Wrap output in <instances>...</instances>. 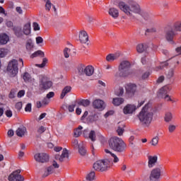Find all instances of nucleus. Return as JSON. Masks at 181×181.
<instances>
[{"label":"nucleus","instance_id":"50","mask_svg":"<svg viewBox=\"0 0 181 181\" xmlns=\"http://www.w3.org/2000/svg\"><path fill=\"white\" fill-rule=\"evenodd\" d=\"M90 122H94L95 121H98V115H93V116H90Z\"/></svg>","mask_w":181,"mask_h":181},{"label":"nucleus","instance_id":"60","mask_svg":"<svg viewBox=\"0 0 181 181\" xmlns=\"http://www.w3.org/2000/svg\"><path fill=\"white\" fill-rule=\"evenodd\" d=\"M165 81V76H160V77H158V78L157 79V83H163V81Z\"/></svg>","mask_w":181,"mask_h":181},{"label":"nucleus","instance_id":"56","mask_svg":"<svg viewBox=\"0 0 181 181\" xmlns=\"http://www.w3.org/2000/svg\"><path fill=\"white\" fill-rule=\"evenodd\" d=\"M149 76H151V73L149 71H146L145 72L143 75H142V78L143 80H145L146 78H148L149 77Z\"/></svg>","mask_w":181,"mask_h":181},{"label":"nucleus","instance_id":"24","mask_svg":"<svg viewBox=\"0 0 181 181\" xmlns=\"http://www.w3.org/2000/svg\"><path fill=\"white\" fill-rule=\"evenodd\" d=\"M9 41V37L6 34L0 35V46L2 45H6Z\"/></svg>","mask_w":181,"mask_h":181},{"label":"nucleus","instance_id":"16","mask_svg":"<svg viewBox=\"0 0 181 181\" xmlns=\"http://www.w3.org/2000/svg\"><path fill=\"white\" fill-rule=\"evenodd\" d=\"M148 166L149 168H152L158 162V156H148Z\"/></svg>","mask_w":181,"mask_h":181},{"label":"nucleus","instance_id":"13","mask_svg":"<svg viewBox=\"0 0 181 181\" xmlns=\"http://www.w3.org/2000/svg\"><path fill=\"white\" fill-rule=\"evenodd\" d=\"M125 88L129 95H134L136 91V85L135 83H128L126 85Z\"/></svg>","mask_w":181,"mask_h":181},{"label":"nucleus","instance_id":"62","mask_svg":"<svg viewBox=\"0 0 181 181\" xmlns=\"http://www.w3.org/2000/svg\"><path fill=\"white\" fill-rule=\"evenodd\" d=\"M54 97V92H49L47 94V98L50 99Z\"/></svg>","mask_w":181,"mask_h":181},{"label":"nucleus","instance_id":"26","mask_svg":"<svg viewBox=\"0 0 181 181\" xmlns=\"http://www.w3.org/2000/svg\"><path fill=\"white\" fill-rule=\"evenodd\" d=\"M71 91V86H67L64 88L60 95L61 100H63L66 97V94H69Z\"/></svg>","mask_w":181,"mask_h":181},{"label":"nucleus","instance_id":"52","mask_svg":"<svg viewBox=\"0 0 181 181\" xmlns=\"http://www.w3.org/2000/svg\"><path fill=\"white\" fill-rule=\"evenodd\" d=\"M76 107V105H69L68 106V110L69 112H74V108Z\"/></svg>","mask_w":181,"mask_h":181},{"label":"nucleus","instance_id":"58","mask_svg":"<svg viewBox=\"0 0 181 181\" xmlns=\"http://www.w3.org/2000/svg\"><path fill=\"white\" fill-rule=\"evenodd\" d=\"M146 33H155L156 32V28H148L146 30Z\"/></svg>","mask_w":181,"mask_h":181},{"label":"nucleus","instance_id":"38","mask_svg":"<svg viewBox=\"0 0 181 181\" xmlns=\"http://www.w3.org/2000/svg\"><path fill=\"white\" fill-rule=\"evenodd\" d=\"M96 136H95V132L94 130H91L89 133V134L88 135V139H90V141H92V142H95V141L96 140Z\"/></svg>","mask_w":181,"mask_h":181},{"label":"nucleus","instance_id":"30","mask_svg":"<svg viewBox=\"0 0 181 181\" xmlns=\"http://www.w3.org/2000/svg\"><path fill=\"white\" fill-rule=\"evenodd\" d=\"M124 100L122 98H113L112 104L118 107L119 105H121V104H123Z\"/></svg>","mask_w":181,"mask_h":181},{"label":"nucleus","instance_id":"27","mask_svg":"<svg viewBox=\"0 0 181 181\" xmlns=\"http://www.w3.org/2000/svg\"><path fill=\"white\" fill-rule=\"evenodd\" d=\"M25 134H26V127H19L16 130L17 136H21V137L24 136Z\"/></svg>","mask_w":181,"mask_h":181},{"label":"nucleus","instance_id":"22","mask_svg":"<svg viewBox=\"0 0 181 181\" xmlns=\"http://www.w3.org/2000/svg\"><path fill=\"white\" fill-rule=\"evenodd\" d=\"M108 13L109 15L112 16V18H113L114 19H117V18L119 16V11L115 8H110Z\"/></svg>","mask_w":181,"mask_h":181},{"label":"nucleus","instance_id":"1","mask_svg":"<svg viewBox=\"0 0 181 181\" xmlns=\"http://www.w3.org/2000/svg\"><path fill=\"white\" fill-rule=\"evenodd\" d=\"M113 4L115 6H118L122 12H124L127 16H129L131 19H136V17H135L134 14L140 15L145 21H149V19L152 18V14L142 10L141 6L135 1L127 4L119 0H115Z\"/></svg>","mask_w":181,"mask_h":181},{"label":"nucleus","instance_id":"37","mask_svg":"<svg viewBox=\"0 0 181 181\" xmlns=\"http://www.w3.org/2000/svg\"><path fill=\"white\" fill-rule=\"evenodd\" d=\"M105 152L106 153H110V155H111V156L112 157H113V162L115 163H118V162H119V158H118V157L115 155V154H114V153H112L111 151H110V150H108V149H105Z\"/></svg>","mask_w":181,"mask_h":181},{"label":"nucleus","instance_id":"41","mask_svg":"<svg viewBox=\"0 0 181 181\" xmlns=\"http://www.w3.org/2000/svg\"><path fill=\"white\" fill-rule=\"evenodd\" d=\"M168 65L169 64L167 62H162L160 63V66L155 68V71H159V70H162V69H164V67H168Z\"/></svg>","mask_w":181,"mask_h":181},{"label":"nucleus","instance_id":"2","mask_svg":"<svg viewBox=\"0 0 181 181\" xmlns=\"http://www.w3.org/2000/svg\"><path fill=\"white\" fill-rule=\"evenodd\" d=\"M150 108V103H147L137 115L141 124L144 128H149L153 119V112H149Z\"/></svg>","mask_w":181,"mask_h":181},{"label":"nucleus","instance_id":"49","mask_svg":"<svg viewBox=\"0 0 181 181\" xmlns=\"http://www.w3.org/2000/svg\"><path fill=\"white\" fill-rule=\"evenodd\" d=\"M25 111L26 112H30V111H32V104L31 103H28L26 105V106L25 107Z\"/></svg>","mask_w":181,"mask_h":181},{"label":"nucleus","instance_id":"5","mask_svg":"<svg viewBox=\"0 0 181 181\" xmlns=\"http://www.w3.org/2000/svg\"><path fill=\"white\" fill-rule=\"evenodd\" d=\"M112 166V161L110 159H103L96 161L93 164V169L97 172H106Z\"/></svg>","mask_w":181,"mask_h":181},{"label":"nucleus","instance_id":"53","mask_svg":"<svg viewBox=\"0 0 181 181\" xmlns=\"http://www.w3.org/2000/svg\"><path fill=\"white\" fill-rule=\"evenodd\" d=\"M16 109L18 111H21V110H22V102H18L16 104Z\"/></svg>","mask_w":181,"mask_h":181},{"label":"nucleus","instance_id":"9","mask_svg":"<svg viewBox=\"0 0 181 181\" xmlns=\"http://www.w3.org/2000/svg\"><path fill=\"white\" fill-rule=\"evenodd\" d=\"M78 73L79 76H88V77L94 74V66L88 65L87 66L84 65H81L78 67Z\"/></svg>","mask_w":181,"mask_h":181},{"label":"nucleus","instance_id":"15","mask_svg":"<svg viewBox=\"0 0 181 181\" xmlns=\"http://www.w3.org/2000/svg\"><path fill=\"white\" fill-rule=\"evenodd\" d=\"M169 91H170V88H169L168 86H164L158 90L157 95L159 98H163L168 95V93H169Z\"/></svg>","mask_w":181,"mask_h":181},{"label":"nucleus","instance_id":"61","mask_svg":"<svg viewBox=\"0 0 181 181\" xmlns=\"http://www.w3.org/2000/svg\"><path fill=\"white\" fill-rule=\"evenodd\" d=\"M36 43L37 45H40V43H43V38H42V37H37Z\"/></svg>","mask_w":181,"mask_h":181},{"label":"nucleus","instance_id":"18","mask_svg":"<svg viewBox=\"0 0 181 181\" xmlns=\"http://www.w3.org/2000/svg\"><path fill=\"white\" fill-rule=\"evenodd\" d=\"M65 158H69V151H67L66 148L63 149L61 156L59 154L55 155V159L57 160H59V162H63Z\"/></svg>","mask_w":181,"mask_h":181},{"label":"nucleus","instance_id":"63","mask_svg":"<svg viewBox=\"0 0 181 181\" xmlns=\"http://www.w3.org/2000/svg\"><path fill=\"white\" fill-rule=\"evenodd\" d=\"M16 12H18V13H19L20 15H22V13H23V11L22 10V8H21V6H17L16 8Z\"/></svg>","mask_w":181,"mask_h":181},{"label":"nucleus","instance_id":"55","mask_svg":"<svg viewBox=\"0 0 181 181\" xmlns=\"http://www.w3.org/2000/svg\"><path fill=\"white\" fill-rule=\"evenodd\" d=\"M110 115H114V111L113 110H110L108 112H107L104 117L105 118H108V117H110Z\"/></svg>","mask_w":181,"mask_h":181},{"label":"nucleus","instance_id":"44","mask_svg":"<svg viewBox=\"0 0 181 181\" xmlns=\"http://www.w3.org/2000/svg\"><path fill=\"white\" fill-rule=\"evenodd\" d=\"M46 63H47V59L44 58L42 59V63L41 64H37L35 66L36 67H40V69H43V67L46 66Z\"/></svg>","mask_w":181,"mask_h":181},{"label":"nucleus","instance_id":"51","mask_svg":"<svg viewBox=\"0 0 181 181\" xmlns=\"http://www.w3.org/2000/svg\"><path fill=\"white\" fill-rule=\"evenodd\" d=\"M46 131V127L41 126L38 128L37 129V133L38 134H43Z\"/></svg>","mask_w":181,"mask_h":181},{"label":"nucleus","instance_id":"42","mask_svg":"<svg viewBox=\"0 0 181 181\" xmlns=\"http://www.w3.org/2000/svg\"><path fill=\"white\" fill-rule=\"evenodd\" d=\"M81 129H83L82 126H78V128L74 131V136L75 138H78L80 135H81Z\"/></svg>","mask_w":181,"mask_h":181},{"label":"nucleus","instance_id":"12","mask_svg":"<svg viewBox=\"0 0 181 181\" xmlns=\"http://www.w3.org/2000/svg\"><path fill=\"white\" fill-rule=\"evenodd\" d=\"M180 60V57L179 55H177L175 57H171L170 59L165 61L169 66L170 69H173L175 70L177 66H179V62Z\"/></svg>","mask_w":181,"mask_h":181},{"label":"nucleus","instance_id":"10","mask_svg":"<svg viewBox=\"0 0 181 181\" xmlns=\"http://www.w3.org/2000/svg\"><path fill=\"white\" fill-rule=\"evenodd\" d=\"M34 159L40 163H46L49 161V155L46 153H37L35 154Z\"/></svg>","mask_w":181,"mask_h":181},{"label":"nucleus","instance_id":"23","mask_svg":"<svg viewBox=\"0 0 181 181\" xmlns=\"http://www.w3.org/2000/svg\"><path fill=\"white\" fill-rule=\"evenodd\" d=\"M23 33L25 35V36H29L30 33H32L31 28H30V23H27L24 25L23 28Z\"/></svg>","mask_w":181,"mask_h":181},{"label":"nucleus","instance_id":"39","mask_svg":"<svg viewBox=\"0 0 181 181\" xmlns=\"http://www.w3.org/2000/svg\"><path fill=\"white\" fill-rule=\"evenodd\" d=\"M165 76L167 78L170 80L175 76V69L170 68V69L166 72Z\"/></svg>","mask_w":181,"mask_h":181},{"label":"nucleus","instance_id":"19","mask_svg":"<svg viewBox=\"0 0 181 181\" xmlns=\"http://www.w3.org/2000/svg\"><path fill=\"white\" fill-rule=\"evenodd\" d=\"M79 40L81 43H86L88 42V34L86 30H82L79 33Z\"/></svg>","mask_w":181,"mask_h":181},{"label":"nucleus","instance_id":"14","mask_svg":"<svg viewBox=\"0 0 181 181\" xmlns=\"http://www.w3.org/2000/svg\"><path fill=\"white\" fill-rule=\"evenodd\" d=\"M53 86V83L50 81H47L45 78L42 79L40 87L42 90H49Z\"/></svg>","mask_w":181,"mask_h":181},{"label":"nucleus","instance_id":"57","mask_svg":"<svg viewBox=\"0 0 181 181\" xmlns=\"http://www.w3.org/2000/svg\"><path fill=\"white\" fill-rule=\"evenodd\" d=\"M23 95H25V90H21L18 93L17 97L18 98H22V97H23Z\"/></svg>","mask_w":181,"mask_h":181},{"label":"nucleus","instance_id":"11","mask_svg":"<svg viewBox=\"0 0 181 181\" xmlns=\"http://www.w3.org/2000/svg\"><path fill=\"white\" fill-rule=\"evenodd\" d=\"M21 170H16L13 171L9 176V181H25V177L21 175Z\"/></svg>","mask_w":181,"mask_h":181},{"label":"nucleus","instance_id":"25","mask_svg":"<svg viewBox=\"0 0 181 181\" xmlns=\"http://www.w3.org/2000/svg\"><path fill=\"white\" fill-rule=\"evenodd\" d=\"M119 57V53H116V54H109L106 57V60L107 62H114V60H117Z\"/></svg>","mask_w":181,"mask_h":181},{"label":"nucleus","instance_id":"33","mask_svg":"<svg viewBox=\"0 0 181 181\" xmlns=\"http://www.w3.org/2000/svg\"><path fill=\"white\" fill-rule=\"evenodd\" d=\"M136 50L138 53H144V50H146V45L145 44H139L136 46Z\"/></svg>","mask_w":181,"mask_h":181},{"label":"nucleus","instance_id":"17","mask_svg":"<svg viewBox=\"0 0 181 181\" xmlns=\"http://www.w3.org/2000/svg\"><path fill=\"white\" fill-rule=\"evenodd\" d=\"M136 106H135L134 105L128 104L127 105H126L124 107L123 112H124V114L127 115V114H132V112L136 111Z\"/></svg>","mask_w":181,"mask_h":181},{"label":"nucleus","instance_id":"36","mask_svg":"<svg viewBox=\"0 0 181 181\" xmlns=\"http://www.w3.org/2000/svg\"><path fill=\"white\" fill-rule=\"evenodd\" d=\"M78 152L81 156H86V153H87V149L83 145L78 146Z\"/></svg>","mask_w":181,"mask_h":181},{"label":"nucleus","instance_id":"20","mask_svg":"<svg viewBox=\"0 0 181 181\" xmlns=\"http://www.w3.org/2000/svg\"><path fill=\"white\" fill-rule=\"evenodd\" d=\"M93 108H95L96 110H104V101L102 100H95L93 103Z\"/></svg>","mask_w":181,"mask_h":181},{"label":"nucleus","instance_id":"21","mask_svg":"<svg viewBox=\"0 0 181 181\" xmlns=\"http://www.w3.org/2000/svg\"><path fill=\"white\" fill-rule=\"evenodd\" d=\"M15 35L16 37H23V30H22V27H14L13 28Z\"/></svg>","mask_w":181,"mask_h":181},{"label":"nucleus","instance_id":"45","mask_svg":"<svg viewBox=\"0 0 181 181\" xmlns=\"http://www.w3.org/2000/svg\"><path fill=\"white\" fill-rule=\"evenodd\" d=\"M51 8H52V2L50 1V0H47L45 3L46 11H50Z\"/></svg>","mask_w":181,"mask_h":181},{"label":"nucleus","instance_id":"59","mask_svg":"<svg viewBox=\"0 0 181 181\" xmlns=\"http://www.w3.org/2000/svg\"><path fill=\"white\" fill-rule=\"evenodd\" d=\"M49 103H50V101L49 100V99H47V98H45L42 100V105H47L49 104Z\"/></svg>","mask_w":181,"mask_h":181},{"label":"nucleus","instance_id":"64","mask_svg":"<svg viewBox=\"0 0 181 181\" xmlns=\"http://www.w3.org/2000/svg\"><path fill=\"white\" fill-rule=\"evenodd\" d=\"M6 115L8 118H11L12 117V111L11 110H6Z\"/></svg>","mask_w":181,"mask_h":181},{"label":"nucleus","instance_id":"47","mask_svg":"<svg viewBox=\"0 0 181 181\" xmlns=\"http://www.w3.org/2000/svg\"><path fill=\"white\" fill-rule=\"evenodd\" d=\"M124 125L122 127H118V128L117 129V132L119 136H121V135H122V134H124Z\"/></svg>","mask_w":181,"mask_h":181},{"label":"nucleus","instance_id":"40","mask_svg":"<svg viewBox=\"0 0 181 181\" xmlns=\"http://www.w3.org/2000/svg\"><path fill=\"white\" fill-rule=\"evenodd\" d=\"M23 78L25 83H30V81H32V76H30V74L28 72L23 74Z\"/></svg>","mask_w":181,"mask_h":181},{"label":"nucleus","instance_id":"54","mask_svg":"<svg viewBox=\"0 0 181 181\" xmlns=\"http://www.w3.org/2000/svg\"><path fill=\"white\" fill-rule=\"evenodd\" d=\"M34 30H40V27L37 23H33V24Z\"/></svg>","mask_w":181,"mask_h":181},{"label":"nucleus","instance_id":"28","mask_svg":"<svg viewBox=\"0 0 181 181\" xmlns=\"http://www.w3.org/2000/svg\"><path fill=\"white\" fill-rule=\"evenodd\" d=\"M52 173H53V166L50 165L44 170L42 177H47V176H49V175H52Z\"/></svg>","mask_w":181,"mask_h":181},{"label":"nucleus","instance_id":"31","mask_svg":"<svg viewBox=\"0 0 181 181\" xmlns=\"http://www.w3.org/2000/svg\"><path fill=\"white\" fill-rule=\"evenodd\" d=\"M45 57V52H43V51L42 50H37L31 55V59H35V57Z\"/></svg>","mask_w":181,"mask_h":181},{"label":"nucleus","instance_id":"6","mask_svg":"<svg viewBox=\"0 0 181 181\" xmlns=\"http://www.w3.org/2000/svg\"><path fill=\"white\" fill-rule=\"evenodd\" d=\"M119 77H128L132 74L131 69V62L128 61H122L118 66Z\"/></svg>","mask_w":181,"mask_h":181},{"label":"nucleus","instance_id":"46","mask_svg":"<svg viewBox=\"0 0 181 181\" xmlns=\"http://www.w3.org/2000/svg\"><path fill=\"white\" fill-rule=\"evenodd\" d=\"M168 131L170 134L175 132L176 131V126L175 124H170L168 126Z\"/></svg>","mask_w":181,"mask_h":181},{"label":"nucleus","instance_id":"29","mask_svg":"<svg viewBox=\"0 0 181 181\" xmlns=\"http://www.w3.org/2000/svg\"><path fill=\"white\" fill-rule=\"evenodd\" d=\"M78 105H82L83 107H88L91 102L88 99H81L78 102Z\"/></svg>","mask_w":181,"mask_h":181},{"label":"nucleus","instance_id":"4","mask_svg":"<svg viewBox=\"0 0 181 181\" xmlns=\"http://www.w3.org/2000/svg\"><path fill=\"white\" fill-rule=\"evenodd\" d=\"M109 146L116 152H124L127 148V144H125L121 138L115 136L109 140Z\"/></svg>","mask_w":181,"mask_h":181},{"label":"nucleus","instance_id":"32","mask_svg":"<svg viewBox=\"0 0 181 181\" xmlns=\"http://www.w3.org/2000/svg\"><path fill=\"white\" fill-rule=\"evenodd\" d=\"M86 179L87 181L95 180V173L94 171H91L86 175Z\"/></svg>","mask_w":181,"mask_h":181},{"label":"nucleus","instance_id":"35","mask_svg":"<svg viewBox=\"0 0 181 181\" xmlns=\"http://www.w3.org/2000/svg\"><path fill=\"white\" fill-rule=\"evenodd\" d=\"M164 119L165 122H171V121L173 119V115L172 112L165 113Z\"/></svg>","mask_w":181,"mask_h":181},{"label":"nucleus","instance_id":"43","mask_svg":"<svg viewBox=\"0 0 181 181\" xmlns=\"http://www.w3.org/2000/svg\"><path fill=\"white\" fill-rule=\"evenodd\" d=\"M159 142V137L158 136H155L152 139L151 144L152 146H156Z\"/></svg>","mask_w":181,"mask_h":181},{"label":"nucleus","instance_id":"7","mask_svg":"<svg viewBox=\"0 0 181 181\" xmlns=\"http://www.w3.org/2000/svg\"><path fill=\"white\" fill-rule=\"evenodd\" d=\"M163 172V168L160 165L157 168H154L150 172L149 181H159L162 177V173Z\"/></svg>","mask_w":181,"mask_h":181},{"label":"nucleus","instance_id":"34","mask_svg":"<svg viewBox=\"0 0 181 181\" xmlns=\"http://www.w3.org/2000/svg\"><path fill=\"white\" fill-rule=\"evenodd\" d=\"M25 47L28 52H30V50H32V49H33V41L32 40V39H28L27 40Z\"/></svg>","mask_w":181,"mask_h":181},{"label":"nucleus","instance_id":"8","mask_svg":"<svg viewBox=\"0 0 181 181\" xmlns=\"http://www.w3.org/2000/svg\"><path fill=\"white\" fill-rule=\"evenodd\" d=\"M7 71L11 77H16V75L19 71V69L18 68V60L13 59L9 62L7 66Z\"/></svg>","mask_w":181,"mask_h":181},{"label":"nucleus","instance_id":"48","mask_svg":"<svg viewBox=\"0 0 181 181\" xmlns=\"http://www.w3.org/2000/svg\"><path fill=\"white\" fill-rule=\"evenodd\" d=\"M69 53H70V49L65 48L64 50V57H66V59L70 57V54H69Z\"/></svg>","mask_w":181,"mask_h":181},{"label":"nucleus","instance_id":"3","mask_svg":"<svg viewBox=\"0 0 181 181\" xmlns=\"http://www.w3.org/2000/svg\"><path fill=\"white\" fill-rule=\"evenodd\" d=\"M177 32H181V21H176L173 25H168L164 28L165 37L168 43L175 45V37Z\"/></svg>","mask_w":181,"mask_h":181}]
</instances>
